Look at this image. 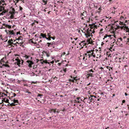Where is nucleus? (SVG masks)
<instances>
[{"mask_svg": "<svg viewBox=\"0 0 129 129\" xmlns=\"http://www.w3.org/2000/svg\"><path fill=\"white\" fill-rule=\"evenodd\" d=\"M85 35L86 37H88L90 36V33H88L87 34H85Z\"/></svg>", "mask_w": 129, "mask_h": 129, "instance_id": "obj_22", "label": "nucleus"}, {"mask_svg": "<svg viewBox=\"0 0 129 129\" xmlns=\"http://www.w3.org/2000/svg\"><path fill=\"white\" fill-rule=\"evenodd\" d=\"M9 33L10 34H11V35H14L15 33L13 32V30L12 31H9Z\"/></svg>", "mask_w": 129, "mask_h": 129, "instance_id": "obj_21", "label": "nucleus"}, {"mask_svg": "<svg viewBox=\"0 0 129 129\" xmlns=\"http://www.w3.org/2000/svg\"><path fill=\"white\" fill-rule=\"evenodd\" d=\"M80 99V97H77L76 99H77L78 100H79Z\"/></svg>", "mask_w": 129, "mask_h": 129, "instance_id": "obj_50", "label": "nucleus"}, {"mask_svg": "<svg viewBox=\"0 0 129 129\" xmlns=\"http://www.w3.org/2000/svg\"><path fill=\"white\" fill-rule=\"evenodd\" d=\"M17 62H18V64H20V62H21V61L20 60H18L17 61Z\"/></svg>", "mask_w": 129, "mask_h": 129, "instance_id": "obj_37", "label": "nucleus"}, {"mask_svg": "<svg viewBox=\"0 0 129 129\" xmlns=\"http://www.w3.org/2000/svg\"><path fill=\"white\" fill-rule=\"evenodd\" d=\"M6 11H5V10H4V11H3L2 13H6Z\"/></svg>", "mask_w": 129, "mask_h": 129, "instance_id": "obj_53", "label": "nucleus"}, {"mask_svg": "<svg viewBox=\"0 0 129 129\" xmlns=\"http://www.w3.org/2000/svg\"><path fill=\"white\" fill-rule=\"evenodd\" d=\"M50 37V39L51 38H52V39L53 40H54V39H55V38L54 37Z\"/></svg>", "mask_w": 129, "mask_h": 129, "instance_id": "obj_44", "label": "nucleus"}, {"mask_svg": "<svg viewBox=\"0 0 129 129\" xmlns=\"http://www.w3.org/2000/svg\"><path fill=\"white\" fill-rule=\"evenodd\" d=\"M125 102V100H123L122 101V103H124Z\"/></svg>", "mask_w": 129, "mask_h": 129, "instance_id": "obj_52", "label": "nucleus"}, {"mask_svg": "<svg viewBox=\"0 0 129 129\" xmlns=\"http://www.w3.org/2000/svg\"><path fill=\"white\" fill-rule=\"evenodd\" d=\"M3 66H4L5 67H9V66L7 64H3Z\"/></svg>", "mask_w": 129, "mask_h": 129, "instance_id": "obj_24", "label": "nucleus"}, {"mask_svg": "<svg viewBox=\"0 0 129 129\" xmlns=\"http://www.w3.org/2000/svg\"><path fill=\"white\" fill-rule=\"evenodd\" d=\"M85 42V41H83L82 42H81V43H84Z\"/></svg>", "mask_w": 129, "mask_h": 129, "instance_id": "obj_54", "label": "nucleus"}, {"mask_svg": "<svg viewBox=\"0 0 129 129\" xmlns=\"http://www.w3.org/2000/svg\"><path fill=\"white\" fill-rule=\"evenodd\" d=\"M52 112H53L54 113H58L59 112L58 111V110L56 109H52L51 110L50 113H52Z\"/></svg>", "mask_w": 129, "mask_h": 129, "instance_id": "obj_10", "label": "nucleus"}, {"mask_svg": "<svg viewBox=\"0 0 129 129\" xmlns=\"http://www.w3.org/2000/svg\"><path fill=\"white\" fill-rule=\"evenodd\" d=\"M90 96H91L90 97H89V99L90 101L92 100L93 99V98H95V96H94L90 95Z\"/></svg>", "mask_w": 129, "mask_h": 129, "instance_id": "obj_16", "label": "nucleus"}, {"mask_svg": "<svg viewBox=\"0 0 129 129\" xmlns=\"http://www.w3.org/2000/svg\"><path fill=\"white\" fill-rule=\"evenodd\" d=\"M20 31H19V32H17V33H16L17 35H18V34H20Z\"/></svg>", "mask_w": 129, "mask_h": 129, "instance_id": "obj_47", "label": "nucleus"}, {"mask_svg": "<svg viewBox=\"0 0 129 129\" xmlns=\"http://www.w3.org/2000/svg\"><path fill=\"white\" fill-rule=\"evenodd\" d=\"M85 13L84 12H83L82 13H81V15H82V16H85L84 15V14Z\"/></svg>", "mask_w": 129, "mask_h": 129, "instance_id": "obj_46", "label": "nucleus"}, {"mask_svg": "<svg viewBox=\"0 0 129 129\" xmlns=\"http://www.w3.org/2000/svg\"><path fill=\"white\" fill-rule=\"evenodd\" d=\"M13 102L15 104H17L18 103V100H17L14 99L13 100Z\"/></svg>", "mask_w": 129, "mask_h": 129, "instance_id": "obj_18", "label": "nucleus"}, {"mask_svg": "<svg viewBox=\"0 0 129 129\" xmlns=\"http://www.w3.org/2000/svg\"><path fill=\"white\" fill-rule=\"evenodd\" d=\"M50 32H49V33H47V36H48L49 37H50Z\"/></svg>", "mask_w": 129, "mask_h": 129, "instance_id": "obj_36", "label": "nucleus"}, {"mask_svg": "<svg viewBox=\"0 0 129 129\" xmlns=\"http://www.w3.org/2000/svg\"><path fill=\"white\" fill-rule=\"evenodd\" d=\"M83 60L85 59L87 60V58H85V57L87 58V57L89 58L93 56L94 57H95V54L93 52V50H91L87 51V53L85 54L84 55H83Z\"/></svg>", "mask_w": 129, "mask_h": 129, "instance_id": "obj_1", "label": "nucleus"}, {"mask_svg": "<svg viewBox=\"0 0 129 129\" xmlns=\"http://www.w3.org/2000/svg\"><path fill=\"white\" fill-rule=\"evenodd\" d=\"M11 8H12V13L13 14H14L15 13V10L14 8H13L12 7H11Z\"/></svg>", "mask_w": 129, "mask_h": 129, "instance_id": "obj_25", "label": "nucleus"}, {"mask_svg": "<svg viewBox=\"0 0 129 129\" xmlns=\"http://www.w3.org/2000/svg\"><path fill=\"white\" fill-rule=\"evenodd\" d=\"M9 104L10 105V106H14L15 105H17V104H15L14 103H12L10 104H10H9L8 105H9Z\"/></svg>", "mask_w": 129, "mask_h": 129, "instance_id": "obj_20", "label": "nucleus"}, {"mask_svg": "<svg viewBox=\"0 0 129 129\" xmlns=\"http://www.w3.org/2000/svg\"><path fill=\"white\" fill-rule=\"evenodd\" d=\"M1 7V9L0 10V12H1L2 10H4V7L0 5V8Z\"/></svg>", "mask_w": 129, "mask_h": 129, "instance_id": "obj_19", "label": "nucleus"}, {"mask_svg": "<svg viewBox=\"0 0 129 129\" xmlns=\"http://www.w3.org/2000/svg\"><path fill=\"white\" fill-rule=\"evenodd\" d=\"M8 43L10 45L12 46V44H13V42H11L10 40H9L8 41Z\"/></svg>", "mask_w": 129, "mask_h": 129, "instance_id": "obj_23", "label": "nucleus"}, {"mask_svg": "<svg viewBox=\"0 0 129 129\" xmlns=\"http://www.w3.org/2000/svg\"><path fill=\"white\" fill-rule=\"evenodd\" d=\"M3 94H4V95L5 96H7V94H5V93H3Z\"/></svg>", "mask_w": 129, "mask_h": 129, "instance_id": "obj_59", "label": "nucleus"}, {"mask_svg": "<svg viewBox=\"0 0 129 129\" xmlns=\"http://www.w3.org/2000/svg\"><path fill=\"white\" fill-rule=\"evenodd\" d=\"M28 63V66L30 67H32V65L34 64L33 62L31 60H27L26 62Z\"/></svg>", "mask_w": 129, "mask_h": 129, "instance_id": "obj_6", "label": "nucleus"}, {"mask_svg": "<svg viewBox=\"0 0 129 129\" xmlns=\"http://www.w3.org/2000/svg\"><path fill=\"white\" fill-rule=\"evenodd\" d=\"M10 40L11 41V42H13V41L11 39V40Z\"/></svg>", "mask_w": 129, "mask_h": 129, "instance_id": "obj_60", "label": "nucleus"}, {"mask_svg": "<svg viewBox=\"0 0 129 129\" xmlns=\"http://www.w3.org/2000/svg\"><path fill=\"white\" fill-rule=\"evenodd\" d=\"M101 8L100 7V8H99L98 9V11H97V12L99 13H100V12L101 11Z\"/></svg>", "mask_w": 129, "mask_h": 129, "instance_id": "obj_29", "label": "nucleus"}, {"mask_svg": "<svg viewBox=\"0 0 129 129\" xmlns=\"http://www.w3.org/2000/svg\"><path fill=\"white\" fill-rule=\"evenodd\" d=\"M101 95H103L104 94L103 93V92H102L101 94Z\"/></svg>", "mask_w": 129, "mask_h": 129, "instance_id": "obj_61", "label": "nucleus"}, {"mask_svg": "<svg viewBox=\"0 0 129 129\" xmlns=\"http://www.w3.org/2000/svg\"><path fill=\"white\" fill-rule=\"evenodd\" d=\"M43 2L45 3L44 5H46L47 4V2L46 1H45L44 0H42Z\"/></svg>", "mask_w": 129, "mask_h": 129, "instance_id": "obj_34", "label": "nucleus"}, {"mask_svg": "<svg viewBox=\"0 0 129 129\" xmlns=\"http://www.w3.org/2000/svg\"><path fill=\"white\" fill-rule=\"evenodd\" d=\"M65 52H64L61 55V56H62V55H64L65 54Z\"/></svg>", "mask_w": 129, "mask_h": 129, "instance_id": "obj_48", "label": "nucleus"}, {"mask_svg": "<svg viewBox=\"0 0 129 129\" xmlns=\"http://www.w3.org/2000/svg\"><path fill=\"white\" fill-rule=\"evenodd\" d=\"M89 41V43L90 44H92V40H91V41L90 40Z\"/></svg>", "mask_w": 129, "mask_h": 129, "instance_id": "obj_42", "label": "nucleus"}, {"mask_svg": "<svg viewBox=\"0 0 129 129\" xmlns=\"http://www.w3.org/2000/svg\"><path fill=\"white\" fill-rule=\"evenodd\" d=\"M93 74L92 73H90V74H88V75L89 76L92 77L93 76H92Z\"/></svg>", "mask_w": 129, "mask_h": 129, "instance_id": "obj_32", "label": "nucleus"}, {"mask_svg": "<svg viewBox=\"0 0 129 129\" xmlns=\"http://www.w3.org/2000/svg\"><path fill=\"white\" fill-rule=\"evenodd\" d=\"M84 61L85 62L83 63V66L85 67H86L88 66L89 64L88 62H86V60H84Z\"/></svg>", "mask_w": 129, "mask_h": 129, "instance_id": "obj_11", "label": "nucleus"}, {"mask_svg": "<svg viewBox=\"0 0 129 129\" xmlns=\"http://www.w3.org/2000/svg\"><path fill=\"white\" fill-rule=\"evenodd\" d=\"M45 38L47 39V40H51V39H50V37H49L48 38H47L46 37H45Z\"/></svg>", "mask_w": 129, "mask_h": 129, "instance_id": "obj_38", "label": "nucleus"}, {"mask_svg": "<svg viewBox=\"0 0 129 129\" xmlns=\"http://www.w3.org/2000/svg\"><path fill=\"white\" fill-rule=\"evenodd\" d=\"M63 71H64L65 72L67 71V69L65 68L63 69Z\"/></svg>", "mask_w": 129, "mask_h": 129, "instance_id": "obj_45", "label": "nucleus"}, {"mask_svg": "<svg viewBox=\"0 0 129 129\" xmlns=\"http://www.w3.org/2000/svg\"><path fill=\"white\" fill-rule=\"evenodd\" d=\"M41 62L42 64H43L44 63H47V62H46L44 60H43L42 62Z\"/></svg>", "mask_w": 129, "mask_h": 129, "instance_id": "obj_40", "label": "nucleus"}, {"mask_svg": "<svg viewBox=\"0 0 129 129\" xmlns=\"http://www.w3.org/2000/svg\"><path fill=\"white\" fill-rule=\"evenodd\" d=\"M109 1L110 2V4H111L112 3V0H109Z\"/></svg>", "mask_w": 129, "mask_h": 129, "instance_id": "obj_49", "label": "nucleus"}, {"mask_svg": "<svg viewBox=\"0 0 129 129\" xmlns=\"http://www.w3.org/2000/svg\"><path fill=\"white\" fill-rule=\"evenodd\" d=\"M87 98H84V100H87Z\"/></svg>", "mask_w": 129, "mask_h": 129, "instance_id": "obj_56", "label": "nucleus"}, {"mask_svg": "<svg viewBox=\"0 0 129 129\" xmlns=\"http://www.w3.org/2000/svg\"><path fill=\"white\" fill-rule=\"evenodd\" d=\"M125 96H127V93H125Z\"/></svg>", "mask_w": 129, "mask_h": 129, "instance_id": "obj_57", "label": "nucleus"}, {"mask_svg": "<svg viewBox=\"0 0 129 129\" xmlns=\"http://www.w3.org/2000/svg\"><path fill=\"white\" fill-rule=\"evenodd\" d=\"M118 40H120L121 41H123V38L122 39L121 38H120Z\"/></svg>", "mask_w": 129, "mask_h": 129, "instance_id": "obj_39", "label": "nucleus"}, {"mask_svg": "<svg viewBox=\"0 0 129 129\" xmlns=\"http://www.w3.org/2000/svg\"><path fill=\"white\" fill-rule=\"evenodd\" d=\"M22 37L20 36L18 37L17 39V40H22Z\"/></svg>", "mask_w": 129, "mask_h": 129, "instance_id": "obj_26", "label": "nucleus"}, {"mask_svg": "<svg viewBox=\"0 0 129 129\" xmlns=\"http://www.w3.org/2000/svg\"><path fill=\"white\" fill-rule=\"evenodd\" d=\"M23 9L22 8L21 6L19 7V10L21 11Z\"/></svg>", "mask_w": 129, "mask_h": 129, "instance_id": "obj_41", "label": "nucleus"}, {"mask_svg": "<svg viewBox=\"0 0 129 129\" xmlns=\"http://www.w3.org/2000/svg\"><path fill=\"white\" fill-rule=\"evenodd\" d=\"M3 25L4 26H2L1 28H5V27H7L9 28H11V25H9L7 24H3Z\"/></svg>", "mask_w": 129, "mask_h": 129, "instance_id": "obj_9", "label": "nucleus"}, {"mask_svg": "<svg viewBox=\"0 0 129 129\" xmlns=\"http://www.w3.org/2000/svg\"><path fill=\"white\" fill-rule=\"evenodd\" d=\"M76 77H73V79L71 80V79H69V82H70L71 81L72 82H75V80H76L75 82L77 83V84H78L79 83L78 82H77V79H76Z\"/></svg>", "mask_w": 129, "mask_h": 129, "instance_id": "obj_7", "label": "nucleus"}, {"mask_svg": "<svg viewBox=\"0 0 129 129\" xmlns=\"http://www.w3.org/2000/svg\"><path fill=\"white\" fill-rule=\"evenodd\" d=\"M116 59H117V61H119V62H121L122 61V60L121 58H116L115 59L116 60Z\"/></svg>", "mask_w": 129, "mask_h": 129, "instance_id": "obj_14", "label": "nucleus"}, {"mask_svg": "<svg viewBox=\"0 0 129 129\" xmlns=\"http://www.w3.org/2000/svg\"><path fill=\"white\" fill-rule=\"evenodd\" d=\"M13 96H12V98L15 96L16 95V94L15 93H13Z\"/></svg>", "mask_w": 129, "mask_h": 129, "instance_id": "obj_30", "label": "nucleus"}, {"mask_svg": "<svg viewBox=\"0 0 129 129\" xmlns=\"http://www.w3.org/2000/svg\"><path fill=\"white\" fill-rule=\"evenodd\" d=\"M77 81V82H79V83H78V84H77V86L78 85L80 87H82V83L81 82H80V81Z\"/></svg>", "mask_w": 129, "mask_h": 129, "instance_id": "obj_12", "label": "nucleus"}, {"mask_svg": "<svg viewBox=\"0 0 129 129\" xmlns=\"http://www.w3.org/2000/svg\"><path fill=\"white\" fill-rule=\"evenodd\" d=\"M87 102L88 103H90V102H91V101L89 99L88 100Z\"/></svg>", "mask_w": 129, "mask_h": 129, "instance_id": "obj_43", "label": "nucleus"}, {"mask_svg": "<svg viewBox=\"0 0 129 129\" xmlns=\"http://www.w3.org/2000/svg\"><path fill=\"white\" fill-rule=\"evenodd\" d=\"M74 101V102H78L79 103V102H79V101H78L77 100H75Z\"/></svg>", "mask_w": 129, "mask_h": 129, "instance_id": "obj_35", "label": "nucleus"}, {"mask_svg": "<svg viewBox=\"0 0 129 129\" xmlns=\"http://www.w3.org/2000/svg\"><path fill=\"white\" fill-rule=\"evenodd\" d=\"M43 95L41 94H38V95H37L38 97H40V98H41L42 96H43Z\"/></svg>", "mask_w": 129, "mask_h": 129, "instance_id": "obj_28", "label": "nucleus"}, {"mask_svg": "<svg viewBox=\"0 0 129 129\" xmlns=\"http://www.w3.org/2000/svg\"><path fill=\"white\" fill-rule=\"evenodd\" d=\"M112 35H105L104 36V38H103L104 40H105L107 42L109 41H110L111 39V36Z\"/></svg>", "mask_w": 129, "mask_h": 129, "instance_id": "obj_3", "label": "nucleus"}, {"mask_svg": "<svg viewBox=\"0 0 129 129\" xmlns=\"http://www.w3.org/2000/svg\"><path fill=\"white\" fill-rule=\"evenodd\" d=\"M123 42L124 43H126V44L128 43L129 44V38L126 36H124L123 37Z\"/></svg>", "mask_w": 129, "mask_h": 129, "instance_id": "obj_4", "label": "nucleus"}, {"mask_svg": "<svg viewBox=\"0 0 129 129\" xmlns=\"http://www.w3.org/2000/svg\"><path fill=\"white\" fill-rule=\"evenodd\" d=\"M24 57H25V58L26 59H27L29 57L28 56H27L26 55H25V56H24Z\"/></svg>", "mask_w": 129, "mask_h": 129, "instance_id": "obj_31", "label": "nucleus"}, {"mask_svg": "<svg viewBox=\"0 0 129 129\" xmlns=\"http://www.w3.org/2000/svg\"><path fill=\"white\" fill-rule=\"evenodd\" d=\"M43 11L44 12H46V10L45 9H44V10H43Z\"/></svg>", "mask_w": 129, "mask_h": 129, "instance_id": "obj_63", "label": "nucleus"}, {"mask_svg": "<svg viewBox=\"0 0 129 129\" xmlns=\"http://www.w3.org/2000/svg\"><path fill=\"white\" fill-rule=\"evenodd\" d=\"M40 36H42L43 38H45L46 37V35L43 33H41L40 34Z\"/></svg>", "mask_w": 129, "mask_h": 129, "instance_id": "obj_17", "label": "nucleus"}, {"mask_svg": "<svg viewBox=\"0 0 129 129\" xmlns=\"http://www.w3.org/2000/svg\"><path fill=\"white\" fill-rule=\"evenodd\" d=\"M43 52L46 54V56L47 57H49L50 56V53L48 50L44 51Z\"/></svg>", "mask_w": 129, "mask_h": 129, "instance_id": "obj_8", "label": "nucleus"}, {"mask_svg": "<svg viewBox=\"0 0 129 129\" xmlns=\"http://www.w3.org/2000/svg\"><path fill=\"white\" fill-rule=\"evenodd\" d=\"M120 19L121 21H123L124 20L123 17L122 16L121 17Z\"/></svg>", "mask_w": 129, "mask_h": 129, "instance_id": "obj_27", "label": "nucleus"}, {"mask_svg": "<svg viewBox=\"0 0 129 129\" xmlns=\"http://www.w3.org/2000/svg\"><path fill=\"white\" fill-rule=\"evenodd\" d=\"M128 67V66L127 65H125L124 66V67L125 68L126 67Z\"/></svg>", "mask_w": 129, "mask_h": 129, "instance_id": "obj_55", "label": "nucleus"}, {"mask_svg": "<svg viewBox=\"0 0 129 129\" xmlns=\"http://www.w3.org/2000/svg\"><path fill=\"white\" fill-rule=\"evenodd\" d=\"M8 79L9 80H10L12 82L13 81V80H13V79L11 78H9Z\"/></svg>", "mask_w": 129, "mask_h": 129, "instance_id": "obj_33", "label": "nucleus"}, {"mask_svg": "<svg viewBox=\"0 0 129 129\" xmlns=\"http://www.w3.org/2000/svg\"><path fill=\"white\" fill-rule=\"evenodd\" d=\"M90 71V72H94V71L92 70H90V71Z\"/></svg>", "mask_w": 129, "mask_h": 129, "instance_id": "obj_51", "label": "nucleus"}, {"mask_svg": "<svg viewBox=\"0 0 129 129\" xmlns=\"http://www.w3.org/2000/svg\"><path fill=\"white\" fill-rule=\"evenodd\" d=\"M0 5H2V6H4V5H6L5 2L3 1H1L0 2Z\"/></svg>", "mask_w": 129, "mask_h": 129, "instance_id": "obj_15", "label": "nucleus"}, {"mask_svg": "<svg viewBox=\"0 0 129 129\" xmlns=\"http://www.w3.org/2000/svg\"><path fill=\"white\" fill-rule=\"evenodd\" d=\"M107 69H108V70L109 69V67H108V66H107Z\"/></svg>", "mask_w": 129, "mask_h": 129, "instance_id": "obj_64", "label": "nucleus"}, {"mask_svg": "<svg viewBox=\"0 0 129 129\" xmlns=\"http://www.w3.org/2000/svg\"><path fill=\"white\" fill-rule=\"evenodd\" d=\"M55 44V43L54 42H53L52 43H47V45L48 47H53V48L54 47L53 46H54Z\"/></svg>", "mask_w": 129, "mask_h": 129, "instance_id": "obj_5", "label": "nucleus"}, {"mask_svg": "<svg viewBox=\"0 0 129 129\" xmlns=\"http://www.w3.org/2000/svg\"><path fill=\"white\" fill-rule=\"evenodd\" d=\"M74 39L76 40H77V38H74Z\"/></svg>", "mask_w": 129, "mask_h": 129, "instance_id": "obj_58", "label": "nucleus"}, {"mask_svg": "<svg viewBox=\"0 0 129 129\" xmlns=\"http://www.w3.org/2000/svg\"><path fill=\"white\" fill-rule=\"evenodd\" d=\"M27 92L28 93H31V92Z\"/></svg>", "mask_w": 129, "mask_h": 129, "instance_id": "obj_62", "label": "nucleus"}, {"mask_svg": "<svg viewBox=\"0 0 129 129\" xmlns=\"http://www.w3.org/2000/svg\"><path fill=\"white\" fill-rule=\"evenodd\" d=\"M3 102H4L6 103H8L10 104V103H9V100L7 99L4 98L3 99V100H2Z\"/></svg>", "mask_w": 129, "mask_h": 129, "instance_id": "obj_13", "label": "nucleus"}, {"mask_svg": "<svg viewBox=\"0 0 129 129\" xmlns=\"http://www.w3.org/2000/svg\"><path fill=\"white\" fill-rule=\"evenodd\" d=\"M119 24L121 25L122 26H119V27L120 28L122 29H124V30H126V32H128L129 33V28L128 27L126 26L125 24L124 23V22L122 21H120L119 22Z\"/></svg>", "mask_w": 129, "mask_h": 129, "instance_id": "obj_2", "label": "nucleus"}]
</instances>
